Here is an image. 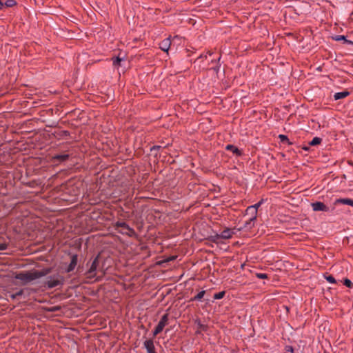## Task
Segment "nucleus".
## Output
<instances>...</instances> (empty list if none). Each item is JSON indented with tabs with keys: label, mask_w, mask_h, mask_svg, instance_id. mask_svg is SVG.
<instances>
[{
	"label": "nucleus",
	"mask_w": 353,
	"mask_h": 353,
	"mask_svg": "<svg viewBox=\"0 0 353 353\" xmlns=\"http://www.w3.org/2000/svg\"><path fill=\"white\" fill-rule=\"evenodd\" d=\"M219 66L216 67V68H214V70H219Z\"/></svg>",
	"instance_id": "nucleus-38"
},
{
	"label": "nucleus",
	"mask_w": 353,
	"mask_h": 353,
	"mask_svg": "<svg viewBox=\"0 0 353 353\" xmlns=\"http://www.w3.org/2000/svg\"><path fill=\"white\" fill-rule=\"evenodd\" d=\"M312 208L314 211H322V212H328L329 208L325 205L323 203L320 201H316L314 203H312L311 204Z\"/></svg>",
	"instance_id": "nucleus-7"
},
{
	"label": "nucleus",
	"mask_w": 353,
	"mask_h": 353,
	"mask_svg": "<svg viewBox=\"0 0 353 353\" xmlns=\"http://www.w3.org/2000/svg\"><path fill=\"white\" fill-rule=\"evenodd\" d=\"M288 351L293 352V349L292 347H288Z\"/></svg>",
	"instance_id": "nucleus-35"
},
{
	"label": "nucleus",
	"mask_w": 353,
	"mask_h": 353,
	"mask_svg": "<svg viewBox=\"0 0 353 353\" xmlns=\"http://www.w3.org/2000/svg\"><path fill=\"white\" fill-rule=\"evenodd\" d=\"M333 39L337 41H344L347 43L353 44L352 41L346 39L345 37L343 35H336Z\"/></svg>",
	"instance_id": "nucleus-16"
},
{
	"label": "nucleus",
	"mask_w": 353,
	"mask_h": 353,
	"mask_svg": "<svg viewBox=\"0 0 353 353\" xmlns=\"http://www.w3.org/2000/svg\"><path fill=\"white\" fill-rule=\"evenodd\" d=\"M256 276L259 279H267L268 278V275L265 273H257Z\"/></svg>",
	"instance_id": "nucleus-26"
},
{
	"label": "nucleus",
	"mask_w": 353,
	"mask_h": 353,
	"mask_svg": "<svg viewBox=\"0 0 353 353\" xmlns=\"http://www.w3.org/2000/svg\"><path fill=\"white\" fill-rule=\"evenodd\" d=\"M203 58L206 59V58H207V55H203V54H201V55H200V57H199L197 59H203Z\"/></svg>",
	"instance_id": "nucleus-33"
},
{
	"label": "nucleus",
	"mask_w": 353,
	"mask_h": 353,
	"mask_svg": "<svg viewBox=\"0 0 353 353\" xmlns=\"http://www.w3.org/2000/svg\"><path fill=\"white\" fill-rule=\"evenodd\" d=\"M51 271L50 268H45L41 270H32L21 272L15 275V279L20 280L25 283H30L34 280L41 278L48 274Z\"/></svg>",
	"instance_id": "nucleus-1"
},
{
	"label": "nucleus",
	"mask_w": 353,
	"mask_h": 353,
	"mask_svg": "<svg viewBox=\"0 0 353 353\" xmlns=\"http://www.w3.org/2000/svg\"><path fill=\"white\" fill-rule=\"evenodd\" d=\"M144 347L147 350L148 353H157L155 352V347L152 339L146 340L144 342Z\"/></svg>",
	"instance_id": "nucleus-10"
},
{
	"label": "nucleus",
	"mask_w": 353,
	"mask_h": 353,
	"mask_svg": "<svg viewBox=\"0 0 353 353\" xmlns=\"http://www.w3.org/2000/svg\"><path fill=\"white\" fill-rule=\"evenodd\" d=\"M121 59L119 57L112 59V63L114 66L117 67L120 65Z\"/></svg>",
	"instance_id": "nucleus-22"
},
{
	"label": "nucleus",
	"mask_w": 353,
	"mask_h": 353,
	"mask_svg": "<svg viewBox=\"0 0 353 353\" xmlns=\"http://www.w3.org/2000/svg\"><path fill=\"white\" fill-rule=\"evenodd\" d=\"M205 294V291L202 290V291L199 292L195 296L192 298L191 300L192 301H200L203 297Z\"/></svg>",
	"instance_id": "nucleus-17"
},
{
	"label": "nucleus",
	"mask_w": 353,
	"mask_h": 353,
	"mask_svg": "<svg viewBox=\"0 0 353 353\" xmlns=\"http://www.w3.org/2000/svg\"><path fill=\"white\" fill-rule=\"evenodd\" d=\"M225 149L227 150H230L231 151L233 154H235L238 156L241 155V152L236 148L235 147L234 145H228L226 147H225Z\"/></svg>",
	"instance_id": "nucleus-14"
},
{
	"label": "nucleus",
	"mask_w": 353,
	"mask_h": 353,
	"mask_svg": "<svg viewBox=\"0 0 353 353\" xmlns=\"http://www.w3.org/2000/svg\"><path fill=\"white\" fill-rule=\"evenodd\" d=\"M350 95V92L348 91H343L340 92H336L334 94V100H339L341 99H344Z\"/></svg>",
	"instance_id": "nucleus-12"
},
{
	"label": "nucleus",
	"mask_w": 353,
	"mask_h": 353,
	"mask_svg": "<svg viewBox=\"0 0 353 353\" xmlns=\"http://www.w3.org/2000/svg\"><path fill=\"white\" fill-rule=\"evenodd\" d=\"M234 232L229 229L226 228L223 231H222L220 234H216L214 236H212L213 242H217L219 239H229L232 237Z\"/></svg>",
	"instance_id": "nucleus-4"
},
{
	"label": "nucleus",
	"mask_w": 353,
	"mask_h": 353,
	"mask_svg": "<svg viewBox=\"0 0 353 353\" xmlns=\"http://www.w3.org/2000/svg\"><path fill=\"white\" fill-rule=\"evenodd\" d=\"M63 133L65 134V135H69V132L68 131H63Z\"/></svg>",
	"instance_id": "nucleus-36"
},
{
	"label": "nucleus",
	"mask_w": 353,
	"mask_h": 353,
	"mask_svg": "<svg viewBox=\"0 0 353 353\" xmlns=\"http://www.w3.org/2000/svg\"><path fill=\"white\" fill-rule=\"evenodd\" d=\"M163 330V327L157 325L155 329L153 331V336H156L157 334H159L160 332H161Z\"/></svg>",
	"instance_id": "nucleus-19"
},
{
	"label": "nucleus",
	"mask_w": 353,
	"mask_h": 353,
	"mask_svg": "<svg viewBox=\"0 0 353 353\" xmlns=\"http://www.w3.org/2000/svg\"><path fill=\"white\" fill-rule=\"evenodd\" d=\"M343 283L345 286H347V288H352V286H353L352 282L348 279H345L344 280Z\"/></svg>",
	"instance_id": "nucleus-24"
},
{
	"label": "nucleus",
	"mask_w": 353,
	"mask_h": 353,
	"mask_svg": "<svg viewBox=\"0 0 353 353\" xmlns=\"http://www.w3.org/2000/svg\"><path fill=\"white\" fill-rule=\"evenodd\" d=\"M114 228L116 230L120 228L121 230H119V232L122 234L127 235L130 237L136 236V232L134 230L130 228L125 222L117 221L114 224Z\"/></svg>",
	"instance_id": "nucleus-2"
},
{
	"label": "nucleus",
	"mask_w": 353,
	"mask_h": 353,
	"mask_svg": "<svg viewBox=\"0 0 353 353\" xmlns=\"http://www.w3.org/2000/svg\"><path fill=\"white\" fill-rule=\"evenodd\" d=\"M61 309L60 306H53L46 309L48 312H57Z\"/></svg>",
	"instance_id": "nucleus-23"
},
{
	"label": "nucleus",
	"mask_w": 353,
	"mask_h": 353,
	"mask_svg": "<svg viewBox=\"0 0 353 353\" xmlns=\"http://www.w3.org/2000/svg\"><path fill=\"white\" fill-rule=\"evenodd\" d=\"M280 139L283 141L285 140H288V137L285 135L280 134L279 135Z\"/></svg>",
	"instance_id": "nucleus-29"
},
{
	"label": "nucleus",
	"mask_w": 353,
	"mask_h": 353,
	"mask_svg": "<svg viewBox=\"0 0 353 353\" xmlns=\"http://www.w3.org/2000/svg\"><path fill=\"white\" fill-rule=\"evenodd\" d=\"M23 294V290H20L19 291H18L17 292L15 293V296H17L18 297L19 296H21Z\"/></svg>",
	"instance_id": "nucleus-30"
},
{
	"label": "nucleus",
	"mask_w": 353,
	"mask_h": 353,
	"mask_svg": "<svg viewBox=\"0 0 353 353\" xmlns=\"http://www.w3.org/2000/svg\"><path fill=\"white\" fill-rule=\"evenodd\" d=\"M340 204L348 205L353 206V200L349 198L337 199L334 202V205L336 206Z\"/></svg>",
	"instance_id": "nucleus-9"
},
{
	"label": "nucleus",
	"mask_w": 353,
	"mask_h": 353,
	"mask_svg": "<svg viewBox=\"0 0 353 353\" xmlns=\"http://www.w3.org/2000/svg\"><path fill=\"white\" fill-rule=\"evenodd\" d=\"M161 146H154V148L159 149Z\"/></svg>",
	"instance_id": "nucleus-39"
},
{
	"label": "nucleus",
	"mask_w": 353,
	"mask_h": 353,
	"mask_svg": "<svg viewBox=\"0 0 353 353\" xmlns=\"http://www.w3.org/2000/svg\"><path fill=\"white\" fill-rule=\"evenodd\" d=\"M15 4H16V1L14 0H8L5 3V5L7 7H12V6H14Z\"/></svg>",
	"instance_id": "nucleus-25"
},
{
	"label": "nucleus",
	"mask_w": 353,
	"mask_h": 353,
	"mask_svg": "<svg viewBox=\"0 0 353 353\" xmlns=\"http://www.w3.org/2000/svg\"><path fill=\"white\" fill-rule=\"evenodd\" d=\"M63 277L61 275L57 274L53 276H49L47 277L46 281H45V286H47L48 288L51 289L58 285H63Z\"/></svg>",
	"instance_id": "nucleus-3"
},
{
	"label": "nucleus",
	"mask_w": 353,
	"mask_h": 353,
	"mask_svg": "<svg viewBox=\"0 0 353 353\" xmlns=\"http://www.w3.org/2000/svg\"><path fill=\"white\" fill-rule=\"evenodd\" d=\"M198 325L201 329L205 330V326L204 325L201 324L200 322L198 323Z\"/></svg>",
	"instance_id": "nucleus-32"
},
{
	"label": "nucleus",
	"mask_w": 353,
	"mask_h": 353,
	"mask_svg": "<svg viewBox=\"0 0 353 353\" xmlns=\"http://www.w3.org/2000/svg\"><path fill=\"white\" fill-rule=\"evenodd\" d=\"M322 139L319 137H314L313 139L309 143L310 145H316L321 143Z\"/></svg>",
	"instance_id": "nucleus-18"
},
{
	"label": "nucleus",
	"mask_w": 353,
	"mask_h": 353,
	"mask_svg": "<svg viewBox=\"0 0 353 353\" xmlns=\"http://www.w3.org/2000/svg\"><path fill=\"white\" fill-rule=\"evenodd\" d=\"M77 261H78L77 255V254L72 255L71 257L70 263L66 269V272L69 273V272L73 271L74 270L75 267L77 266Z\"/></svg>",
	"instance_id": "nucleus-8"
},
{
	"label": "nucleus",
	"mask_w": 353,
	"mask_h": 353,
	"mask_svg": "<svg viewBox=\"0 0 353 353\" xmlns=\"http://www.w3.org/2000/svg\"><path fill=\"white\" fill-rule=\"evenodd\" d=\"M176 256H172V257H171L170 259H169V260H168V261L174 260V259H175V258H176Z\"/></svg>",
	"instance_id": "nucleus-37"
},
{
	"label": "nucleus",
	"mask_w": 353,
	"mask_h": 353,
	"mask_svg": "<svg viewBox=\"0 0 353 353\" xmlns=\"http://www.w3.org/2000/svg\"><path fill=\"white\" fill-rule=\"evenodd\" d=\"M7 248V244L0 243V250H5Z\"/></svg>",
	"instance_id": "nucleus-28"
},
{
	"label": "nucleus",
	"mask_w": 353,
	"mask_h": 353,
	"mask_svg": "<svg viewBox=\"0 0 353 353\" xmlns=\"http://www.w3.org/2000/svg\"><path fill=\"white\" fill-rule=\"evenodd\" d=\"M245 214L250 215L249 221H246V223H245V227H247L248 225H250L252 223H253L256 220V216H257L256 209H255L254 207L249 206L247 208V209L245 210Z\"/></svg>",
	"instance_id": "nucleus-5"
},
{
	"label": "nucleus",
	"mask_w": 353,
	"mask_h": 353,
	"mask_svg": "<svg viewBox=\"0 0 353 353\" xmlns=\"http://www.w3.org/2000/svg\"><path fill=\"white\" fill-rule=\"evenodd\" d=\"M168 319H169L168 314L166 313V314H163L162 316V317L161 318V320L159 321L158 325L164 328L165 327V325H167L168 323Z\"/></svg>",
	"instance_id": "nucleus-13"
},
{
	"label": "nucleus",
	"mask_w": 353,
	"mask_h": 353,
	"mask_svg": "<svg viewBox=\"0 0 353 353\" xmlns=\"http://www.w3.org/2000/svg\"><path fill=\"white\" fill-rule=\"evenodd\" d=\"M3 6V4L2 1L0 0V10L2 9Z\"/></svg>",
	"instance_id": "nucleus-34"
},
{
	"label": "nucleus",
	"mask_w": 353,
	"mask_h": 353,
	"mask_svg": "<svg viewBox=\"0 0 353 353\" xmlns=\"http://www.w3.org/2000/svg\"><path fill=\"white\" fill-rule=\"evenodd\" d=\"M69 157L68 154H58L53 157V159L59 162L66 161Z\"/></svg>",
	"instance_id": "nucleus-15"
},
{
	"label": "nucleus",
	"mask_w": 353,
	"mask_h": 353,
	"mask_svg": "<svg viewBox=\"0 0 353 353\" xmlns=\"http://www.w3.org/2000/svg\"><path fill=\"white\" fill-rule=\"evenodd\" d=\"M9 296H10V297L11 298V299H12V300H14V299H17V296H15V293H14V294H9Z\"/></svg>",
	"instance_id": "nucleus-31"
},
{
	"label": "nucleus",
	"mask_w": 353,
	"mask_h": 353,
	"mask_svg": "<svg viewBox=\"0 0 353 353\" xmlns=\"http://www.w3.org/2000/svg\"><path fill=\"white\" fill-rule=\"evenodd\" d=\"M325 279L330 283H336V279H334V277L332 275H327V276H325Z\"/></svg>",
	"instance_id": "nucleus-21"
},
{
	"label": "nucleus",
	"mask_w": 353,
	"mask_h": 353,
	"mask_svg": "<svg viewBox=\"0 0 353 353\" xmlns=\"http://www.w3.org/2000/svg\"><path fill=\"white\" fill-rule=\"evenodd\" d=\"M261 203H262V201H261L258 202L257 203H256L255 205H251V206H252V207H254V208H255V209H256V211H257V210H258L259 207H260V206H261Z\"/></svg>",
	"instance_id": "nucleus-27"
},
{
	"label": "nucleus",
	"mask_w": 353,
	"mask_h": 353,
	"mask_svg": "<svg viewBox=\"0 0 353 353\" xmlns=\"http://www.w3.org/2000/svg\"><path fill=\"white\" fill-rule=\"evenodd\" d=\"M170 45H171V41H170V37H168V38L163 39L159 43V48L161 50H163L164 52H168L170 48Z\"/></svg>",
	"instance_id": "nucleus-11"
},
{
	"label": "nucleus",
	"mask_w": 353,
	"mask_h": 353,
	"mask_svg": "<svg viewBox=\"0 0 353 353\" xmlns=\"http://www.w3.org/2000/svg\"><path fill=\"white\" fill-rule=\"evenodd\" d=\"M208 53L209 54V55L212 54V53L210 52H208Z\"/></svg>",
	"instance_id": "nucleus-40"
},
{
	"label": "nucleus",
	"mask_w": 353,
	"mask_h": 353,
	"mask_svg": "<svg viewBox=\"0 0 353 353\" xmlns=\"http://www.w3.org/2000/svg\"><path fill=\"white\" fill-rule=\"evenodd\" d=\"M99 266V257L97 256L92 262L90 267L87 271V274L88 277L93 278L96 275V271L97 267Z\"/></svg>",
	"instance_id": "nucleus-6"
},
{
	"label": "nucleus",
	"mask_w": 353,
	"mask_h": 353,
	"mask_svg": "<svg viewBox=\"0 0 353 353\" xmlns=\"http://www.w3.org/2000/svg\"><path fill=\"white\" fill-rule=\"evenodd\" d=\"M225 294V291H221L218 293H216L214 295V299H221L224 297Z\"/></svg>",
	"instance_id": "nucleus-20"
}]
</instances>
